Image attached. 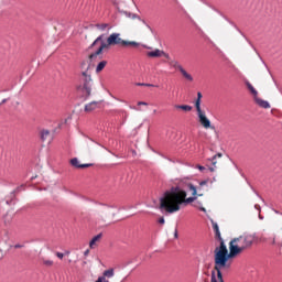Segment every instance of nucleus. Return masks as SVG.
I'll return each instance as SVG.
<instances>
[{"label":"nucleus","mask_w":282,"mask_h":282,"mask_svg":"<svg viewBox=\"0 0 282 282\" xmlns=\"http://www.w3.org/2000/svg\"><path fill=\"white\" fill-rule=\"evenodd\" d=\"M186 191L182 188V182L166 191L163 197L160 198V210H166V213L173 214L180 210L182 204L188 205L193 204L197 199V196H192L186 198Z\"/></svg>","instance_id":"obj_1"},{"label":"nucleus","mask_w":282,"mask_h":282,"mask_svg":"<svg viewBox=\"0 0 282 282\" xmlns=\"http://www.w3.org/2000/svg\"><path fill=\"white\" fill-rule=\"evenodd\" d=\"M243 250L235 240V238L229 242V253H228V247H226V242H221V246H218L214 250V257L217 259H220V261H224L225 263H228V260L237 257V254H241Z\"/></svg>","instance_id":"obj_2"},{"label":"nucleus","mask_w":282,"mask_h":282,"mask_svg":"<svg viewBox=\"0 0 282 282\" xmlns=\"http://www.w3.org/2000/svg\"><path fill=\"white\" fill-rule=\"evenodd\" d=\"M105 34L99 35L89 46H88V52L91 51L98 43H100L99 47L95 50L90 55H89V61H94L95 58H102V50H109V46L112 44H109V42L105 43Z\"/></svg>","instance_id":"obj_3"},{"label":"nucleus","mask_w":282,"mask_h":282,"mask_svg":"<svg viewBox=\"0 0 282 282\" xmlns=\"http://www.w3.org/2000/svg\"><path fill=\"white\" fill-rule=\"evenodd\" d=\"M202 93H197V99L195 100V109L198 116V122L204 129H210V119L206 117V112L202 110Z\"/></svg>","instance_id":"obj_4"},{"label":"nucleus","mask_w":282,"mask_h":282,"mask_svg":"<svg viewBox=\"0 0 282 282\" xmlns=\"http://www.w3.org/2000/svg\"><path fill=\"white\" fill-rule=\"evenodd\" d=\"M108 45H120L121 47H140V43L122 40L120 33H112L107 39Z\"/></svg>","instance_id":"obj_5"},{"label":"nucleus","mask_w":282,"mask_h":282,"mask_svg":"<svg viewBox=\"0 0 282 282\" xmlns=\"http://www.w3.org/2000/svg\"><path fill=\"white\" fill-rule=\"evenodd\" d=\"M80 78L83 82L82 94L85 100H87V98L91 96V87L94 85V79L91 78V73L89 72H83Z\"/></svg>","instance_id":"obj_6"},{"label":"nucleus","mask_w":282,"mask_h":282,"mask_svg":"<svg viewBox=\"0 0 282 282\" xmlns=\"http://www.w3.org/2000/svg\"><path fill=\"white\" fill-rule=\"evenodd\" d=\"M234 240L240 246L243 250H248V248H252V243H254V236L253 235H243L238 238H234Z\"/></svg>","instance_id":"obj_7"},{"label":"nucleus","mask_w":282,"mask_h":282,"mask_svg":"<svg viewBox=\"0 0 282 282\" xmlns=\"http://www.w3.org/2000/svg\"><path fill=\"white\" fill-rule=\"evenodd\" d=\"M147 56H148L149 58H162V56H163L164 58H170L169 53H166V52H164V51H162V50H160V48H156V50H154V51L148 52V53H147Z\"/></svg>","instance_id":"obj_8"},{"label":"nucleus","mask_w":282,"mask_h":282,"mask_svg":"<svg viewBox=\"0 0 282 282\" xmlns=\"http://www.w3.org/2000/svg\"><path fill=\"white\" fill-rule=\"evenodd\" d=\"M100 104L101 101H91L85 106L84 111L91 113V111H96V109L100 108Z\"/></svg>","instance_id":"obj_9"},{"label":"nucleus","mask_w":282,"mask_h":282,"mask_svg":"<svg viewBox=\"0 0 282 282\" xmlns=\"http://www.w3.org/2000/svg\"><path fill=\"white\" fill-rule=\"evenodd\" d=\"M254 100H256V104L259 105L262 109H270V102L259 97H256Z\"/></svg>","instance_id":"obj_10"},{"label":"nucleus","mask_w":282,"mask_h":282,"mask_svg":"<svg viewBox=\"0 0 282 282\" xmlns=\"http://www.w3.org/2000/svg\"><path fill=\"white\" fill-rule=\"evenodd\" d=\"M246 87L250 91V94L253 95L254 98L259 96V91H257V89L254 88V86H252V84H250V82H246Z\"/></svg>","instance_id":"obj_11"},{"label":"nucleus","mask_w":282,"mask_h":282,"mask_svg":"<svg viewBox=\"0 0 282 282\" xmlns=\"http://www.w3.org/2000/svg\"><path fill=\"white\" fill-rule=\"evenodd\" d=\"M223 155L224 154H221V153H217L216 155H214L212 158L210 162H212L214 167H209L210 173H215V164H217V161H215V160H217V158H223Z\"/></svg>","instance_id":"obj_12"},{"label":"nucleus","mask_w":282,"mask_h":282,"mask_svg":"<svg viewBox=\"0 0 282 282\" xmlns=\"http://www.w3.org/2000/svg\"><path fill=\"white\" fill-rule=\"evenodd\" d=\"M102 239V232L98 234L97 236H95L90 242H89V248H94L96 246L97 241H100Z\"/></svg>","instance_id":"obj_13"},{"label":"nucleus","mask_w":282,"mask_h":282,"mask_svg":"<svg viewBox=\"0 0 282 282\" xmlns=\"http://www.w3.org/2000/svg\"><path fill=\"white\" fill-rule=\"evenodd\" d=\"M171 67H172V69H175L176 72H186V69H184V67H182L180 65V63L175 62V61L171 62Z\"/></svg>","instance_id":"obj_14"},{"label":"nucleus","mask_w":282,"mask_h":282,"mask_svg":"<svg viewBox=\"0 0 282 282\" xmlns=\"http://www.w3.org/2000/svg\"><path fill=\"white\" fill-rule=\"evenodd\" d=\"M174 108L182 109V111H193V106L189 105H175Z\"/></svg>","instance_id":"obj_15"},{"label":"nucleus","mask_w":282,"mask_h":282,"mask_svg":"<svg viewBox=\"0 0 282 282\" xmlns=\"http://www.w3.org/2000/svg\"><path fill=\"white\" fill-rule=\"evenodd\" d=\"M105 67H107V61H101L98 63V65L96 67V72H102L105 69Z\"/></svg>","instance_id":"obj_16"},{"label":"nucleus","mask_w":282,"mask_h":282,"mask_svg":"<svg viewBox=\"0 0 282 282\" xmlns=\"http://www.w3.org/2000/svg\"><path fill=\"white\" fill-rule=\"evenodd\" d=\"M185 186H187V188H189V191H192L193 196H197V187L195 185H193V183H187Z\"/></svg>","instance_id":"obj_17"},{"label":"nucleus","mask_w":282,"mask_h":282,"mask_svg":"<svg viewBox=\"0 0 282 282\" xmlns=\"http://www.w3.org/2000/svg\"><path fill=\"white\" fill-rule=\"evenodd\" d=\"M6 226H10L12 224V214L7 213L3 217Z\"/></svg>","instance_id":"obj_18"},{"label":"nucleus","mask_w":282,"mask_h":282,"mask_svg":"<svg viewBox=\"0 0 282 282\" xmlns=\"http://www.w3.org/2000/svg\"><path fill=\"white\" fill-rule=\"evenodd\" d=\"M48 137H50L48 130L41 131L40 138H41L42 142H45V140H47Z\"/></svg>","instance_id":"obj_19"},{"label":"nucleus","mask_w":282,"mask_h":282,"mask_svg":"<svg viewBox=\"0 0 282 282\" xmlns=\"http://www.w3.org/2000/svg\"><path fill=\"white\" fill-rule=\"evenodd\" d=\"M113 274H115L113 269H108V270L104 271V275H101V276H104V279H106V276L108 279H111L113 276Z\"/></svg>","instance_id":"obj_20"},{"label":"nucleus","mask_w":282,"mask_h":282,"mask_svg":"<svg viewBox=\"0 0 282 282\" xmlns=\"http://www.w3.org/2000/svg\"><path fill=\"white\" fill-rule=\"evenodd\" d=\"M70 164H72V166H74L75 169H80V163H79V161H78V158H73L72 160H70Z\"/></svg>","instance_id":"obj_21"},{"label":"nucleus","mask_w":282,"mask_h":282,"mask_svg":"<svg viewBox=\"0 0 282 282\" xmlns=\"http://www.w3.org/2000/svg\"><path fill=\"white\" fill-rule=\"evenodd\" d=\"M126 17H128V19H138L139 21H142V19L140 18V15H138V14H135V13L126 12Z\"/></svg>","instance_id":"obj_22"},{"label":"nucleus","mask_w":282,"mask_h":282,"mask_svg":"<svg viewBox=\"0 0 282 282\" xmlns=\"http://www.w3.org/2000/svg\"><path fill=\"white\" fill-rule=\"evenodd\" d=\"M215 239H217L219 241V246H221V243H225L224 242V238H221V231H215Z\"/></svg>","instance_id":"obj_23"},{"label":"nucleus","mask_w":282,"mask_h":282,"mask_svg":"<svg viewBox=\"0 0 282 282\" xmlns=\"http://www.w3.org/2000/svg\"><path fill=\"white\" fill-rule=\"evenodd\" d=\"M95 28H97L98 30L105 31L107 30V28H109V24L108 23L96 24Z\"/></svg>","instance_id":"obj_24"},{"label":"nucleus","mask_w":282,"mask_h":282,"mask_svg":"<svg viewBox=\"0 0 282 282\" xmlns=\"http://www.w3.org/2000/svg\"><path fill=\"white\" fill-rule=\"evenodd\" d=\"M183 76L186 78V80H189V83H193V75L188 72H183Z\"/></svg>","instance_id":"obj_25"},{"label":"nucleus","mask_w":282,"mask_h":282,"mask_svg":"<svg viewBox=\"0 0 282 282\" xmlns=\"http://www.w3.org/2000/svg\"><path fill=\"white\" fill-rule=\"evenodd\" d=\"M212 226H213L214 232L219 231V225L216 221L212 220Z\"/></svg>","instance_id":"obj_26"},{"label":"nucleus","mask_w":282,"mask_h":282,"mask_svg":"<svg viewBox=\"0 0 282 282\" xmlns=\"http://www.w3.org/2000/svg\"><path fill=\"white\" fill-rule=\"evenodd\" d=\"M43 263H44L47 268H52V265H54V261H52V260H43Z\"/></svg>","instance_id":"obj_27"},{"label":"nucleus","mask_w":282,"mask_h":282,"mask_svg":"<svg viewBox=\"0 0 282 282\" xmlns=\"http://www.w3.org/2000/svg\"><path fill=\"white\" fill-rule=\"evenodd\" d=\"M93 69H96V65L89 63L88 66H87V68H86V72H89V70L93 72Z\"/></svg>","instance_id":"obj_28"},{"label":"nucleus","mask_w":282,"mask_h":282,"mask_svg":"<svg viewBox=\"0 0 282 282\" xmlns=\"http://www.w3.org/2000/svg\"><path fill=\"white\" fill-rule=\"evenodd\" d=\"M89 166H94V164L91 163L82 164L79 165V169H89Z\"/></svg>","instance_id":"obj_29"},{"label":"nucleus","mask_w":282,"mask_h":282,"mask_svg":"<svg viewBox=\"0 0 282 282\" xmlns=\"http://www.w3.org/2000/svg\"><path fill=\"white\" fill-rule=\"evenodd\" d=\"M96 282H109V280L105 276H99Z\"/></svg>","instance_id":"obj_30"},{"label":"nucleus","mask_w":282,"mask_h":282,"mask_svg":"<svg viewBox=\"0 0 282 282\" xmlns=\"http://www.w3.org/2000/svg\"><path fill=\"white\" fill-rule=\"evenodd\" d=\"M142 21V23H144V25H147V28L150 30V32H152V34L154 33V31H153V28H151V25H149V24H147V21H144V20H141Z\"/></svg>","instance_id":"obj_31"},{"label":"nucleus","mask_w":282,"mask_h":282,"mask_svg":"<svg viewBox=\"0 0 282 282\" xmlns=\"http://www.w3.org/2000/svg\"><path fill=\"white\" fill-rule=\"evenodd\" d=\"M24 185H21L20 187H17L15 191L12 192V195H14L15 193H20V191L23 188Z\"/></svg>","instance_id":"obj_32"},{"label":"nucleus","mask_w":282,"mask_h":282,"mask_svg":"<svg viewBox=\"0 0 282 282\" xmlns=\"http://www.w3.org/2000/svg\"><path fill=\"white\" fill-rule=\"evenodd\" d=\"M145 85H149V84H147V83H135L137 87H145Z\"/></svg>","instance_id":"obj_33"},{"label":"nucleus","mask_w":282,"mask_h":282,"mask_svg":"<svg viewBox=\"0 0 282 282\" xmlns=\"http://www.w3.org/2000/svg\"><path fill=\"white\" fill-rule=\"evenodd\" d=\"M55 254L58 259H63V257H65V253L62 252H56Z\"/></svg>","instance_id":"obj_34"},{"label":"nucleus","mask_w":282,"mask_h":282,"mask_svg":"<svg viewBox=\"0 0 282 282\" xmlns=\"http://www.w3.org/2000/svg\"><path fill=\"white\" fill-rule=\"evenodd\" d=\"M208 184V180H205V181H202L200 183H199V186H206Z\"/></svg>","instance_id":"obj_35"},{"label":"nucleus","mask_w":282,"mask_h":282,"mask_svg":"<svg viewBox=\"0 0 282 282\" xmlns=\"http://www.w3.org/2000/svg\"><path fill=\"white\" fill-rule=\"evenodd\" d=\"M196 169H199V170H200V172L206 171V167H205V166H203V165H196Z\"/></svg>","instance_id":"obj_36"},{"label":"nucleus","mask_w":282,"mask_h":282,"mask_svg":"<svg viewBox=\"0 0 282 282\" xmlns=\"http://www.w3.org/2000/svg\"><path fill=\"white\" fill-rule=\"evenodd\" d=\"M142 105L147 107V105H149V104H147L145 101H139V102H138V106H139V107L142 106Z\"/></svg>","instance_id":"obj_37"},{"label":"nucleus","mask_w":282,"mask_h":282,"mask_svg":"<svg viewBox=\"0 0 282 282\" xmlns=\"http://www.w3.org/2000/svg\"><path fill=\"white\" fill-rule=\"evenodd\" d=\"M159 224H161V225H164V224H165L164 217H161V218L159 219Z\"/></svg>","instance_id":"obj_38"},{"label":"nucleus","mask_w":282,"mask_h":282,"mask_svg":"<svg viewBox=\"0 0 282 282\" xmlns=\"http://www.w3.org/2000/svg\"><path fill=\"white\" fill-rule=\"evenodd\" d=\"M180 236H178V234H177V228H175V230H174V239H177Z\"/></svg>","instance_id":"obj_39"},{"label":"nucleus","mask_w":282,"mask_h":282,"mask_svg":"<svg viewBox=\"0 0 282 282\" xmlns=\"http://www.w3.org/2000/svg\"><path fill=\"white\" fill-rule=\"evenodd\" d=\"M256 210H259L261 213V205H254Z\"/></svg>","instance_id":"obj_40"},{"label":"nucleus","mask_w":282,"mask_h":282,"mask_svg":"<svg viewBox=\"0 0 282 282\" xmlns=\"http://www.w3.org/2000/svg\"><path fill=\"white\" fill-rule=\"evenodd\" d=\"M196 197H204V193L198 192V193L196 194Z\"/></svg>","instance_id":"obj_41"},{"label":"nucleus","mask_w":282,"mask_h":282,"mask_svg":"<svg viewBox=\"0 0 282 282\" xmlns=\"http://www.w3.org/2000/svg\"><path fill=\"white\" fill-rule=\"evenodd\" d=\"M9 99H2V101L0 102V105H6V102H8Z\"/></svg>","instance_id":"obj_42"},{"label":"nucleus","mask_w":282,"mask_h":282,"mask_svg":"<svg viewBox=\"0 0 282 282\" xmlns=\"http://www.w3.org/2000/svg\"><path fill=\"white\" fill-rule=\"evenodd\" d=\"M14 248H15V249L23 248V245H19V243H18V245L14 246Z\"/></svg>","instance_id":"obj_43"},{"label":"nucleus","mask_w":282,"mask_h":282,"mask_svg":"<svg viewBox=\"0 0 282 282\" xmlns=\"http://www.w3.org/2000/svg\"><path fill=\"white\" fill-rule=\"evenodd\" d=\"M89 254V249L84 252V257H87Z\"/></svg>","instance_id":"obj_44"},{"label":"nucleus","mask_w":282,"mask_h":282,"mask_svg":"<svg viewBox=\"0 0 282 282\" xmlns=\"http://www.w3.org/2000/svg\"><path fill=\"white\" fill-rule=\"evenodd\" d=\"M145 87H155V85H153V84H148V85H145Z\"/></svg>","instance_id":"obj_45"},{"label":"nucleus","mask_w":282,"mask_h":282,"mask_svg":"<svg viewBox=\"0 0 282 282\" xmlns=\"http://www.w3.org/2000/svg\"><path fill=\"white\" fill-rule=\"evenodd\" d=\"M271 243L274 245L276 243V240L274 238L271 239Z\"/></svg>","instance_id":"obj_46"},{"label":"nucleus","mask_w":282,"mask_h":282,"mask_svg":"<svg viewBox=\"0 0 282 282\" xmlns=\"http://www.w3.org/2000/svg\"><path fill=\"white\" fill-rule=\"evenodd\" d=\"M202 188H203V186L199 185V186L196 188V191H202Z\"/></svg>","instance_id":"obj_47"},{"label":"nucleus","mask_w":282,"mask_h":282,"mask_svg":"<svg viewBox=\"0 0 282 282\" xmlns=\"http://www.w3.org/2000/svg\"><path fill=\"white\" fill-rule=\"evenodd\" d=\"M276 215H281V213L276 209H273Z\"/></svg>","instance_id":"obj_48"},{"label":"nucleus","mask_w":282,"mask_h":282,"mask_svg":"<svg viewBox=\"0 0 282 282\" xmlns=\"http://www.w3.org/2000/svg\"><path fill=\"white\" fill-rule=\"evenodd\" d=\"M200 210H202L203 213H206V208H204V207H202Z\"/></svg>","instance_id":"obj_49"},{"label":"nucleus","mask_w":282,"mask_h":282,"mask_svg":"<svg viewBox=\"0 0 282 282\" xmlns=\"http://www.w3.org/2000/svg\"><path fill=\"white\" fill-rule=\"evenodd\" d=\"M143 47H145L147 50H151V47H148L147 45H143Z\"/></svg>","instance_id":"obj_50"},{"label":"nucleus","mask_w":282,"mask_h":282,"mask_svg":"<svg viewBox=\"0 0 282 282\" xmlns=\"http://www.w3.org/2000/svg\"><path fill=\"white\" fill-rule=\"evenodd\" d=\"M259 218H260V219H263V216L259 215Z\"/></svg>","instance_id":"obj_51"},{"label":"nucleus","mask_w":282,"mask_h":282,"mask_svg":"<svg viewBox=\"0 0 282 282\" xmlns=\"http://www.w3.org/2000/svg\"><path fill=\"white\" fill-rule=\"evenodd\" d=\"M65 254H69V251H66Z\"/></svg>","instance_id":"obj_52"},{"label":"nucleus","mask_w":282,"mask_h":282,"mask_svg":"<svg viewBox=\"0 0 282 282\" xmlns=\"http://www.w3.org/2000/svg\"><path fill=\"white\" fill-rule=\"evenodd\" d=\"M31 180H34V176H32Z\"/></svg>","instance_id":"obj_53"}]
</instances>
